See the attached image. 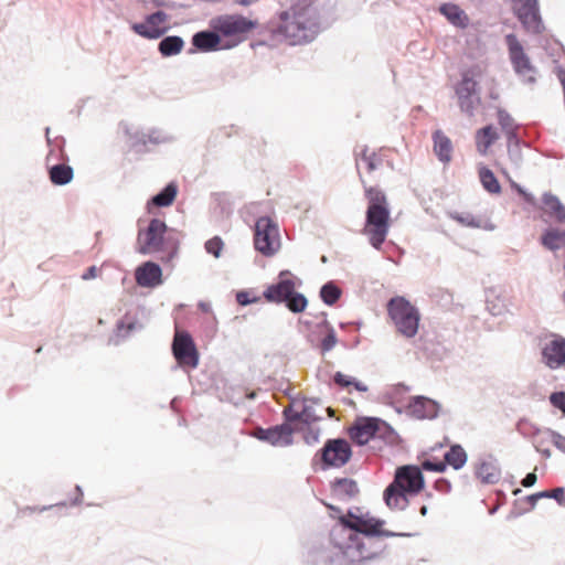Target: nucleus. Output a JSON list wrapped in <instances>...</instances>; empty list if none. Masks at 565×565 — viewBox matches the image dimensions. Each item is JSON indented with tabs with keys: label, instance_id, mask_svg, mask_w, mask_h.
I'll use <instances>...</instances> for the list:
<instances>
[{
	"label": "nucleus",
	"instance_id": "1",
	"mask_svg": "<svg viewBox=\"0 0 565 565\" xmlns=\"http://www.w3.org/2000/svg\"><path fill=\"white\" fill-rule=\"evenodd\" d=\"M319 31L318 13L307 0L297 1L279 14L278 32L292 45L312 41Z\"/></svg>",
	"mask_w": 565,
	"mask_h": 565
},
{
	"label": "nucleus",
	"instance_id": "2",
	"mask_svg": "<svg viewBox=\"0 0 565 565\" xmlns=\"http://www.w3.org/2000/svg\"><path fill=\"white\" fill-rule=\"evenodd\" d=\"M367 199L366 220L364 234L370 244L380 249L385 242L390 228V207L385 193L374 186H364Z\"/></svg>",
	"mask_w": 565,
	"mask_h": 565
},
{
	"label": "nucleus",
	"instance_id": "3",
	"mask_svg": "<svg viewBox=\"0 0 565 565\" xmlns=\"http://www.w3.org/2000/svg\"><path fill=\"white\" fill-rule=\"evenodd\" d=\"M167 225L163 221L153 218L146 230H140L137 236V249L142 255L164 252L161 262H170L177 254L178 247L164 238Z\"/></svg>",
	"mask_w": 565,
	"mask_h": 565
},
{
	"label": "nucleus",
	"instance_id": "4",
	"mask_svg": "<svg viewBox=\"0 0 565 565\" xmlns=\"http://www.w3.org/2000/svg\"><path fill=\"white\" fill-rule=\"evenodd\" d=\"M386 310L396 333L406 339H412L417 334L420 313L406 298L402 296L393 297L387 302Z\"/></svg>",
	"mask_w": 565,
	"mask_h": 565
},
{
	"label": "nucleus",
	"instance_id": "5",
	"mask_svg": "<svg viewBox=\"0 0 565 565\" xmlns=\"http://www.w3.org/2000/svg\"><path fill=\"white\" fill-rule=\"evenodd\" d=\"M278 281L266 288L264 298L268 302H286L287 308L295 312H302L307 307V299L303 295L296 292V284L294 276L288 270L279 274Z\"/></svg>",
	"mask_w": 565,
	"mask_h": 565
},
{
	"label": "nucleus",
	"instance_id": "6",
	"mask_svg": "<svg viewBox=\"0 0 565 565\" xmlns=\"http://www.w3.org/2000/svg\"><path fill=\"white\" fill-rule=\"evenodd\" d=\"M350 438L358 445L367 444L373 438L386 441L394 439L393 429L383 420L375 417H359L348 430Z\"/></svg>",
	"mask_w": 565,
	"mask_h": 565
},
{
	"label": "nucleus",
	"instance_id": "7",
	"mask_svg": "<svg viewBox=\"0 0 565 565\" xmlns=\"http://www.w3.org/2000/svg\"><path fill=\"white\" fill-rule=\"evenodd\" d=\"M340 527L333 530L343 533L347 530L353 531L352 533L363 534L365 537L386 536L392 537L397 534L387 530H383L384 521L375 518L358 516L349 513L347 516L339 518Z\"/></svg>",
	"mask_w": 565,
	"mask_h": 565
},
{
	"label": "nucleus",
	"instance_id": "8",
	"mask_svg": "<svg viewBox=\"0 0 565 565\" xmlns=\"http://www.w3.org/2000/svg\"><path fill=\"white\" fill-rule=\"evenodd\" d=\"M348 544L340 546L343 553L351 558L352 562H364L375 559L383 553L385 545L374 537H360L356 533L348 534Z\"/></svg>",
	"mask_w": 565,
	"mask_h": 565
},
{
	"label": "nucleus",
	"instance_id": "9",
	"mask_svg": "<svg viewBox=\"0 0 565 565\" xmlns=\"http://www.w3.org/2000/svg\"><path fill=\"white\" fill-rule=\"evenodd\" d=\"M254 245L264 256H273L280 248V235L276 223L269 217H259L255 224Z\"/></svg>",
	"mask_w": 565,
	"mask_h": 565
},
{
	"label": "nucleus",
	"instance_id": "10",
	"mask_svg": "<svg viewBox=\"0 0 565 565\" xmlns=\"http://www.w3.org/2000/svg\"><path fill=\"white\" fill-rule=\"evenodd\" d=\"M214 29L225 36H233V45L244 40L256 23L243 15H224L217 18L213 23Z\"/></svg>",
	"mask_w": 565,
	"mask_h": 565
},
{
	"label": "nucleus",
	"instance_id": "11",
	"mask_svg": "<svg viewBox=\"0 0 565 565\" xmlns=\"http://www.w3.org/2000/svg\"><path fill=\"white\" fill-rule=\"evenodd\" d=\"M512 8L527 32L540 34L544 31L537 0H512Z\"/></svg>",
	"mask_w": 565,
	"mask_h": 565
},
{
	"label": "nucleus",
	"instance_id": "12",
	"mask_svg": "<svg viewBox=\"0 0 565 565\" xmlns=\"http://www.w3.org/2000/svg\"><path fill=\"white\" fill-rule=\"evenodd\" d=\"M321 461L326 468H340L349 462L352 449L345 439H329L320 450Z\"/></svg>",
	"mask_w": 565,
	"mask_h": 565
},
{
	"label": "nucleus",
	"instance_id": "13",
	"mask_svg": "<svg viewBox=\"0 0 565 565\" xmlns=\"http://www.w3.org/2000/svg\"><path fill=\"white\" fill-rule=\"evenodd\" d=\"M172 352L181 366H198L199 353L190 333L179 330L175 331L172 342Z\"/></svg>",
	"mask_w": 565,
	"mask_h": 565
},
{
	"label": "nucleus",
	"instance_id": "14",
	"mask_svg": "<svg viewBox=\"0 0 565 565\" xmlns=\"http://www.w3.org/2000/svg\"><path fill=\"white\" fill-rule=\"evenodd\" d=\"M456 95L458 97V105L462 113L472 117L475 109L480 99L477 96V82L468 74H463L461 81L456 86Z\"/></svg>",
	"mask_w": 565,
	"mask_h": 565
},
{
	"label": "nucleus",
	"instance_id": "15",
	"mask_svg": "<svg viewBox=\"0 0 565 565\" xmlns=\"http://www.w3.org/2000/svg\"><path fill=\"white\" fill-rule=\"evenodd\" d=\"M467 452L460 445H454L444 455V461L426 459L422 462V467L427 471L444 472L447 465L455 470L462 468L467 462Z\"/></svg>",
	"mask_w": 565,
	"mask_h": 565
},
{
	"label": "nucleus",
	"instance_id": "16",
	"mask_svg": "<svg viewBox=\"0 0 565 565\" xmlns=\"http://www.w3.org/2000/svg\"><path fill=\"white\" fill-rule=\"evenodd\" d=\"M167 22L168 14L157 11L148 15L143 22L132 24L131 29L142 38L158 39L167 32Z\"/></svg>",
	"mask_w": 565,
	"mask_h": 565
},
{
	"label": "nucleus",
	"instance_id": "17",
	"mask_svg": "<svg viewBox=\"0 0 565 565\" xmlns=\"http://www.w3.org/2000/svg\"><path fill=\"white\" fill-rule=\"evenodd\" d=\"M392 483L409 494H417L424 488V477L418 467L404 466L397 469Z\"/></svg>",
	"mask_w": 565,
	"mask_h": 565
},
{
	"label": "nucleus",
	"instance_id": "18",
	"mask_svg": "<svg viewBox=\"0 0 565 565\" xmlns=\"http://www.w3.org/2000/svg\"><path fill=\"white\" fill-rule=\"evenodd\" d=\"M543 362L550 369H558L565 364V339L558 334H551L542 347Z\"/></svg>",
	"mask_w": 565,
	"mask_h": 565
},
{
	"label": "nucleus",
	"instance_id": "19",
	"mask_svg": "<svg viewBox=\"0 0 565 565\" xmlns=\"http://www.w3.org/2000/svg\"><path fill=\"white\" fill-rule=\"evenodd\" d=\"M294 429L288 424L270 428H256L253 436L276 447H286L292 444Z\"/></svg>",
	"mask_w": 565,
	"mask_h": 565
},
{
	"label": "nucleus",
	"instance_id": "20",
	"mask_svg": "<svg viewBox=\"0 0 565 565\" xmlns=\"http://www.w3.org/2000/svg\"><path fill=\"white\" fill-rule=\"evenodd\" d=\"M505 42L509 47L510 60L513 64L515 72L523 76H530L534 72L530 58L524 53V50L514 34H508Z\"/></svg>",
	"mask_w": 565,
	"mask_h": 565
},
{
	"label": "nucleus",
	"instance_id": "21",
	"mask_svg": "<svg viewBox=\"0 0 565 565\" xmlns=\"http://www.w3.org/2000/svg\"><path fill=\"white\" fill-rule=\"evenodd\" d=\"M135 279L140 287L154 288L162 284V270L158 264L146 262L136 268Z\"/></svg>",
	"mask_w": 565,
	"mask_h": 565
},
{
	"label": "nucleus",
	"instance_id": "22",
	"mask_svg": "<svg viewBox=\"0 0 565 565\" xmlns=\"http://www.w3.org/2000/svg\"><path fill=\"white\" fill-rule=\"evenodd\" d=\"M500 135L492 125H487L475 132L476 150L481 156L492 152V147L499 141Z\"/></svg>",
	"mask_w": 565,
	"mask_h": 565
},
{
	"label": "nucleus",
	"instance_id": "23",
	"mask_svg": "<svg viewBox=\"0 0 565 565\" xmlns=\"http://www.w3.org/2000/svg\"><path fill=\"white\" fill-rule=\"evenodd\" d=\"M355 163L356 169L362 177V169L367 173H373L382 166V158L375 151L370 150L366 146H361L355 149Z\"/></svg>",
	"mask_w": 565,
	"mask_h": 565
},
{
	"label": "nucleus",
	"instance_id": "24",
	"mask_svg": "<svg viewBox=\"0 0 565 565\" xmlns=\"http://www.w3.org/2000/svg\"><path fill=\"white\" fill-rule=\"evenodd\" d=\"M408 407L411 413L419 419L433 418L438 413L437 404L433 399L423 396L414 397Z\"/></svg>",
	"mask_w": 565,
	"mask_h": 565
},
{
	"label": "nucleus",
	"instance_id": "25",
	"mask_svg": "<svg viewBox=\"0 0 565 565\" xmlns=\"http://www.w3.org/2000/svg\"><path fill=\"white\" fill-rule=\"evenodd\" d=\"M434 151L438 159L445 163L451 160L452 143L451 140L440 130L433 134Z\"/></svg>",
	"mask_w": 565,
	"mask_h": 565
},
{
	"label": "nucleus",
	"instance_id": "26",
	"mask_svg": "<svg viewBox=\"0 0 565 565\" xmlns=\"http://www.w3.org/2000/svg\"><path fill=\"white\" fill-rule=\"evenodd\" d=\"M406 493L407 492L401 488H397L395 484L391 483L384 491L385 503L390 509L403 510L408 504Z\"/></svg>",
	"mask_w": 565,
	"mask_h": 565
},
{
	"label": "nucleus",
	"instance_id": "27",
	"mask_svg": "<svg viewBox=\"0 0 565 565\" xmlns=\"http://www.w3.org/2000/svg\"><path fill=\"white\" fill-rule=\"evenodd\" d=\"M439 10L454 25L462 29L468 26L469 18L457 4L445 3Z\"/></svg>",
	"mask_w": 565,
	"mask_h": 565
},
{
	"label": "nucleus",
	"instance_id": "28",
	"mask_svg": "<svg viewBox=\"0 0 565 565\" xmlns=\"http://www.w3.org/2000/svg\"><path fill=\"white\" fill-rule=\"evenodd\" d=\"M220 42V36L216 33L209 31L198 32L192 39L193 45L203 52L216 50Z\"/></svg>",
	"mask_w": 565,
	"mask_h": 565
},
{
	"label": "nucleus",
	"instance_id": "29",
	"mask_svg": "<svg viewBox=\"0 0 565 565\" xmlns=\"http://www.w3.org/2000/svg\"><path fill=\"white\" fill-rule=\"evenodd\" d=\"M317 403L312 399L305 401L302 405V409L297 412L290 416H288L289 420H300L306 424H310L321 419V414L317 413Z\"/></svg>",
	"mask_w": 565,
	"mask_h": 565
},
{
	"label": "nucleus",
	"instance_id": "30",
	"mask_svg": "<svg viewBox=\"0 0 565 565\" xmlns=\"http://www.w3.org/2000/svg\"><path fill=\"white\" fill-rule=\"evenodd\" d=\"M500 475V469L492 462L483 461L476 467L477 478L486 484L498 482Z\"/></svg>",
	"mask_w": 565,
	"mask_h": 565
},
{
	"label": "nucleus",
	"instance_id": "31",
	"mask_svg": "<svg viewBox=\"0 0 565 565\" xmlns=\"http://www.w3.org/2000/svg\"><path fill=\"white\" fill-rule=\"evenodd\" d=\"M50 180L55 185H64L72 181L74 172L72 167L61 163L55 164L49 170Z\"/></svg>",
	"mask_w": 565,
	"mask_h": 565
},
{
	"label": "nucleus",
	"instance_id": "32",
	"mask_svg": "<svg viewBox=\"0 0 565 565\" xmlns=\"http://www.w3.org/2000/svg\"><path fill=\"white\" fill-rule=\"evenodd\" d=\"M497 116L502 134L509 141H512L514 138H516L518 130V125L515 124L514 119L504 109H499Z\"/></svg>",
	"mask_w": 565,
	"mask_h": 565
},
{
	"label": "nucleus",
	"instance_id": "33",
	"mask_svg": "<svg viewBox=\"0 0 565 565\" xmlns=\"http://www.w3.org/2000/svg\"><path fill=\"white\" fill-rule=\"evenodd\" d=\"M480 182L486 191L491 194L501 193V185L494 173L487 167H480L478 170Z\"/></svg>",
	"mask_w": 565,
	"mask_h": 565
},
{
	"label": "nucleus",
	"instance_id": "34",
	"mask_svg": "<svg viewBox=\"0 0 565 565\" xmlns=\"http://www.w3.org/2000/svg\"><path fill=\"white\" fill-rule=\"evenodd\" d=\"M541 243L544 247L551 250L559 249L565 245V231L559 230H547L541 238Z\"/></svg>",
	"mask_w": 565,
	"mask_h": 565
},
{
	"label": "nucleus",
	"instance_id": "35",
	"mask_svg": "<svg viewBox=\"0 0 565 565\" xmlns=\"http://www.w3.org/2000/svg\"><path fill=\"white\" fill-rule=\"evenodd\" d=\"M544 211L554 216L557 221H565V206L562 205L559 200L550 193L543 196Z\"/></svg>",
	"mask_w": 565,
	"mask_h": 565
},
{
	"label": "nucleus",
	"instance_id": "36",
	"mask_svg": "<svg viewBox=\"0 0 565 565\" xmlns=\"http://www.w3.org/2000/svg\"><path fill=\"white\" fill-rule=\"evenodd\" d=\"M184 42L180 36H167L159 43V52L163 56H171L180 53Z\"/></svg>",
	"mask_w": 565,
	"mask_h": 565
},
{
	"label": "nucleus",
	"instance_id": "37",
	"mask_svg": "<svg viewBox=\"0 0 565 565\" xmlns=\"http://www.w3.org/2000/svg\"><path fill=\"white\" fill-rule=\"evenodd\" d=\"M177 193V185L169 183L160 193L152 198L151 203L156 206H170L174 202Z\"/></svg>",
	"mask_w": 565,
	"mask_h": 565
},
{
	"label": "nucleus",
	"instance_id": "38",
	"mask_svg": "<svg viewBox=\"0 0 565 565\" xmlns=\"http://www.w3.org/2000/svg\"><path fill=\"white\" fill-rule=\"evenodd\" d=\"M320 296L327 305L332 306L339 300L341 290L334 284L328 282L321 288Z\"/></svg>",
	"mask_w": 565,
	"mask_h": 565
},
{
	"label": "nucleus",
	"instance_id": "39",
	"mask_svg": "<svg viewBox=\"0 0 565 565\" xmlns=\"http://www.w3.org/2000/svg\"><path fill=\"white\" fill-rule=\"evenodd\" d=\"M334 491L341 494L353 497L359 492L358 484L351 479H341L334 483Z\"/></svg>",
	"mask_w": 565,
	"mask_h": 565
},
{
	"label": "nucleus",
	"instance_id": "40",
	"mask_svg": "<svg viewBox=\"0 0 565 565\" xmlns=\"http://www.w3.org/2000/svg\"><path fill=\"white\" fill-rule=\"evenodd\" d=\"M223 247L224 243L218 236H214L205 243L206 252L216 258L221 256Z\"/></svg>",
	"mask_w": 565,
	"mask_h": 565
},
{
	"label": "nucleus",
	"instance_id": "41",
	"mask_svg": "<svg viewBox=\"0 0 565 565\" xmlns=\"http://www.w3.org/2000/svg\"><path fill=\"white\" fill-rule=\"evenodd\" d=\"M454 220L459 222L462 225L470 226V227H480L481 226V220L475 217L471 214H456L452 216Z\"/></svg>",
	"mask_w": 565,
	"mask_h": 565
},
{
	"label": "nucleus",
	"instance_id": "42",
	"mask_svg": "<svg viewBox=\"0 0 565 565\" xmlns=\"http://www.w3.org/2000/svg\"><path fill=\"white\" fill-rule=\"evenodd\" d=\"M543 495L545 499H554L559 505H565V489L564 488H555L552 490L543 491Z\"/></svg>",
	"mask_w": 565,
	"mask_h": 565
},
{
	"label": "nucleus",
	"instance_id": "43",
	"mask_svg": "<svg viewBox=\"0 0 565 565\" xmlns=\"http://www.w3.org/2000/svg\"><path fill=\"white\" fill-rule=\"evenodd\" d=\"M550 402L565 414V392L553 393L550 396Z\"/></svg>",
	"mask_w": 565,
	"mask_h": 565
},
{
	"label": "nucleus",
	"instance_id": "44",
	"mask_svg": "<svg viewBox=\"0 0 565 565\" xmlns=\"http://www.w3.org/2000/svg\"><path fill=\"white\" fill-rule=\"evenodd\" d=\"M259 300L258 297H252V294L249 291H238L236 294V301L241 306H247L249 303L257 302Z\"/></svg>",
	"mask_w": 565,
	"mask_h": 565
},
{
	"label": "nucleus",
	"instance_id": "45",
	"mask_svg": "<svg viewBox=\"0 0 565 565\" xmlns=\"http://www.w3.org/2000/svg\"><path fill=\"white\" fill-rule=\"evenodd\" d=\"M541 499H545L544 495H543V491L534 493V494L526 495L524 498L523 502L527 504V508L524 509V511L529 512V511L534 510V508L536 507L539 500H541Z\"/></svg>",
	"mask_w": 565,
	"mask_h": 565
},
{
	"label": "nucleus",
	"instance_id": "46",
	"mask_svg": "<svg viewBox=\"0 0 565 565\" xmlns=\"http://www.w3.org/2000/svg\"><path fill=\"white\" fill-rule=\"evenodd\" d=\"M337 343V338L333 332H329L321 342L322 351H330Z\"/></svg>",
	"mask_w": 565,
	"mask_h": 565
},
{
	"label": "nucleus",
	"instance_id": "47",
	"mask_svg": "<svg viewBox=\"0 0 565 565\" xmlns=\"http://www.w3.org/2000/svg\"><path fill=\"white\" fill-rule=\"evenodd\" d=\"M334 382L337 384H339L340 386H343V387H348L350 385L353 384V380L350 379V376L345 375V374H342L340 372H338L335 375H334Z\"/></svg>",
	"mask_w": 565,
	"mask_h": 565
},
{
	"label": "nucleus",
	"instance_id": "48",
	"mask_svg": "<svg viewBox=\"0 0 565 565\" xmlns=\"http://www.w3.org/2000/svg\"><path fill=\"white\" fill-rule=\"evenodd\" d=\"M100 273V269L96 266H90L83 275L82 278L84 280H89L96 278Z\"/></svg>",
	"mask_w": 565,
	"mask_h": 565
},
{
	"label": "nucleus",
	"instance_id": "49",
	"mask_svg": "<svg viewBox=\"0 0 565 565\" xmlns=\"http://www.w3.org/2000/svg\"><path fill=\"white\" fill-rule=\"evenodd\" d=\"M537 480V477L534 472H530L527 473L521 481V484L524 487V488H530L532 486L535 484Z\"/></svg>",
	"mask_w": 565,
	"mask_h": 565
},
{
	"label": "nucleus",
	"instance_id": "50",
	"mask_svg": "<svg viewBox=\"0 0 565 565\" xmlns=\"http://www.w3.org/2000/svg\"><path fill=\"white\" fill-rule=\"evenodd\" d=\"M518 192L523 196V199L532 204V205H535L536 201L534 199V196L527 192H525L523 189H521L520 186L518 188Z\"/></svg>",
	"mask_w": 565,
	"mask_h": 565
},
{
	"label": "nucleus",
	"instance_id": "51",
	"mask_svg": "<svg viewBox=\"0 0 565 565\" xmlns=\"http://www.w3.org/2000/svg\"><path fill=\"white\" fill-rule=\"evenodd\" d=\"M352 385H354V387L358 391H361V392H365L367 390V387L363 383L354 381V380H353V384Z\"/></svg>",
	"mask_w": 565,
	"mask_h": 565
},
{
	"label": "nucleus",
	"instance_id": "52",
	"mask_svg": "<svg viewBox=\"0 0 565 565\" xmlns=\"http://www.w3.org/2000/svg\"><path fill=\"white\" fill-rule=\"evenodd\" d=\"M556 447L565 451V437H559V439L556 441Z\"/></svg>",
	"mask_w": 565,
	"mask_h": 565
},
{
	"label": "nucleus",
	"instance_id": "53",
	"mask_svg": "<svg viewBox=\"0 0 565 565\" xmlns=\"http://www.w3.org/2000/svg\"><path fill=\"white\" fill-rule=\"evenodd\" d=\"M427 511H428V509H427V507H426V505H423V507L420 508V514H422L423 516H425V515L427 514Z\"/></svg>",
	"mask_w": 565,
	"mask_h": 565
},
{
	"label": "nucleus",
	"instance_id": "54",
	"mask_svg": "<svg viewBox=\"0 0 565 565\" xmlns=\"http://www.w3.org/2000/svg\"><path fill=\"white\" fill-rule=\"evenodd\" d=\"M135 328V324L134 323H128L127 324V329L128 331L132 330Z\"/></svg>",
	"mask_w": 565,
	"mask_h": 565
},
{
	"label": "nucleus",
	"instance_id": "55",
	"mask_svg": "<svg viewBox=\"0 0 565 565\" xmlns=\"http://www.w3.org/2000/svg\"><path fill=\"white\" fill-rule=\"evenodd\" d=\"M326 411L329 413V416H333V409L332 408L328 407V408H326Z\"/></svg>",
	"mask_w": 565,
	"mask_h": 565
},
{
	"label": "nucleus",
	"instance_id": "56",
	"mask_svg": "<svg viewBox=\"0 0 565 565\" xmlns=\"http://www.w3.org/2000/svg\"><path fill=\"white\" fill-rule=\"evenodd\" d=\"M520 492H521V489H515V490H513V494H514V495L519 494Z\"/></svg>",
	"mask_w": 565,
	"mask_h": 565
}]
</instances>
